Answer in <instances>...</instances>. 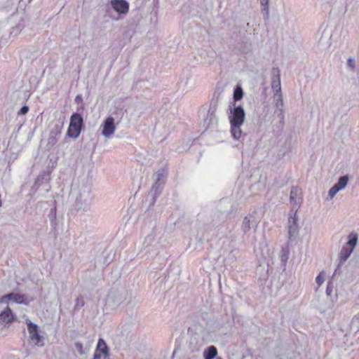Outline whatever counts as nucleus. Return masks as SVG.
<instances>
[{
    "instance_id": "f257e3e1",
    "label": "nucleus",
    "mask_w": 359,
    "mask_h": 359,
    "mask_svg": "<svg viewBox=\"0 0 359 359\" xmlns=\"http://www.w3.org/2000/svg\"><path fill=\"white\" fill-rule=\"evenodd\" d=\"M70 197L76 210L87 212L90 210L93 196L89 185L81 184L74 186L70 192Z\"/></svg>"
},
{
    "instance_id": "f03ea898",
    "label": "nucleus",
    "mask_w": 359,
    "mask_h": 359,
    "mask_svg": "<svg viewBox=\"0 0 359 359\" xmlns=\"http://www.w3.org/2000/svg\"><path fill=\"white\" fill-rule=\"evenodd\" d=\"M83 123V119L81 114L74 113L70 117L69 126L67 130V135L69 137L76 139L80 135L81 128Z\"/></svg>"
},
{
    "instance_id": "7ed1b4c3",
    "label": "nucleus",
    "mask_w": 359,
    "mask_h": 359,
    "mask_svg": "<svg viewBox=\"0 0 359 359\" xmlns=\"http://www.w3.org/2000/svg\"><path fill=\"white\" fill-rule=\"evenodd\" d=\"M229 120L230 123L243 124L245 113L241 106H236L233 104V108H229Z\"/></svg>"
},
{
    "instance_id": "20e7f679",
    "label": "nucleus",
    "mask_w": 359,
    "mask_h": 359,
    "mask_svg": "<svg viewBox=\"0 0 359 359\" xmlns=\"http://www.w3.org/2000/svg\"><path fill=\"white\" fill-rule=\"evenodd\" d=\"M287 229V233L290 239L296 238L299 233L298 217L295 212H290Z\"/></svg>"
},
{
    "instance_id": "39448f33",
    "label": "nucleus",
    "mask_w": 359,
    "mask_h": 359,
    "mask_svg": "<svg viewBox=\"0 0 359 359\" xmlns=\"http://www.w3.org/2000/svg\"><path fill=\"white\" fill-rule=\"evenodd\" d=\"M290 203L292 206L290 212H297L302 204V191L297 187H292L290 194Z\"/></svg>"
},
{
    "instance_id": "423d86ee",
    "label": "nucleus",
    "mask_w": 359,
    "mask_h": 359,
    "mask_svg": "<svg viewBox=\"0 0 359 359\" xmlns=\"http://www.w3.org/2000/svg\"><path fill=\"white\" fill-rule=\"evenodd\" d=\"M27 324L31 340L34 342L35 345L42 346L43 337L39 334L38 326L30 320H27Z\"/></svg>"
},
{
    "instance_id": "0eeeda50",
    "label": "nucleus",
    "mask_w": 359,
    "mask_h": 359,
    "mask_svg": "<svg viewBox=\"0 0 359 359\" xmlns=\"http://www.w3.org/2000/svg\"><path fill=\"white\" fill-rule=\"evenodd\" d=\"M164 174L163 170H159L156 173V182L153 185L151 192L153 194V202L152 203H154L156 198L158 197L162 187H163V180L164 178Z\"/></svg>"
},
{
    "instance_id": "6e6552de",
    "label": "nucleus",
    "mask_w": 359,
    "mask_h": 359,
    "mask_svg": "<svg viewBox=\"0 0 359 359\" xmlns=\"http://www.w3.org/2000/svg\"><path fill=\"white\" fill-rule=\"evenodd\" d=\"M8 300L12 301L17 304H28L29 303V301L27 300V297H26V295L20 294L15 292H11L4 295L0 299V302L7 303Z\"/></svg>"
},
{
    "instance_id": "1a4fd4ad",
    "label": "nucleus",
    "mask_w": 359,
    "mask_h": 359,
    "mask_svg": "<svg viewBox=\"0 0 359 359\" xmlns=\"http://www.w3.org/2000/svg\"><path fill=\"white\" fill-rule=\"evenodd\" d=\"M348 177L347 175L341 176L338 182L329 190L328 196L330 199L339 191L344 189L348 184Z\"/></svg>"
},
{
    "instance_id": "9d476101",
    "label": "nucleus",
    "mask_w": 359,
    "mask_h": 359,
    "mask_svg": "<svg viewBox=\"0 0 359 359\" xmlns=\"http://www.w3.org/2000/svg\"><path fill=\"white\" fill-rule=\"evenodd\" d=\"M108 351L109 348L106 342L103 339L100 338L95 351L93 359H106L108 356Z\"/></svg>"
},
{
    "instance_id": "9b49d317",
    "label": "nucleus",
    "mask_w": 359,
    "mask_h": 359,
    "mask_svg": "<svg viewBox=\"0 0 359 359\" xmlns=\"http://www.w3.org/2000/svg\"><path fill=\"white\" fill-rule=\"evenodd\" d=\"M271 88L273 94L281 93L280 74L278 68L271 69Z\"/></svg>"
},
{
    "instance_id": "f8f14e48",
    "label": "nucleus",
    "mask_w": 359,
    "mask_h": 359,
    "mask_svg": "<svg viewBox=\"0 0 359 359\" xmlns=\"http://www.w3.org/2000/svg\"><path fill=\"white\" fill-rule=\"evenodd\" d=\"M116 130L114 119L112 117H108L103 123L102 135L106 138H110L114 135Z\"/></svg>"
},
{
    "instance_id": "ddd939ff",
    "label": "nucleus",
    "mask_w": 359,
    "mask_h": 359,
    "mask_svg": "<svg viewBox=\"0 0 359 359\" xmlns=\"http://www.w3.org/2000/svg\"><path fill=\"white\" fill-rule=\"evenodd\" d=\"M110 4L119 14H126L129 11V4L126 0H111Z\"/></svg>"
},
{
    "instance_id": "4468645a",
    "label": "nucleus",
    "mask_w": 359,
    "mask_h": 359,
    "mask_svg": "<svg viewBox=\"0 0 359 359\" xmlns=\"http://www.w3.org/2000/svg\"><path fill=\"white\" fill-rule=\"evenodd\" d=\"M13 320V313L11 309L6 306V308L0 313V323L1 325H6Z\"/></svg>"
},
{
    "instance_id": "2eb2a0df",
    "label": "nucleus",
    "mask_w": 359,
    "mask_h": 359,
    "mask_svg": "<svg viewBox=\"0 0 359 359\" xmlns=\"http://www.w3.org/2000/svg\"><path fill=\"white\" fill-rule=\"evenodd\" d=\"M61 134V128L60 126H56L53 129H52L50 132V135L48 139V144L53 147L54 146L57 142V138Z\"/></svg>"
},
{
    "instance_id": "dca6fc26",
    "label": "nucleus",
    "mask_w": 359,
    "mask_h": 359,
    "mask_svg": "<svg viewBox=\"0 0 359 359\" xmlns=\"http://www.w3.org/2000/svg\"><path fill=\"white\" fill-rule=\"evenodd\" d=\"M231 124V133L233 139L235 140H241L243 137V133L241 130V126L243 124H235V123H230Z\"/></svg>"
},
{
    "instance_id": "f3484780",
    "label": "nucleus",
    "mask_w": 359,
    "mask_h": 359,
    "mask_svg": "<svg viewBox=\"0 0 359 359\" xmlns=\"http://www.w3.org/2000/svg\"><path fill=\"white\" fill-rule=\"evenodd\" d=\"M156 234H157L156 229L154 228L152 229L151 232L149 233L144 238L143 243H142L143 248H147L149 247L152 244V243L154 241Z\"/></svg>"
},
{
    "instance_id": "a211bd4d",
    "label": "nucleus",
    "mask_w": 359,
    "mask_h": 359,
    "mask_svg": "<svg viewBox=\"0 0 359 359\" xmlns=\"http://www.w3.org/2000/svg\"><path fill=\"white\" fill-rule=\"evenodd\" d=\"M217 355V349L214 346L208 347L203 351L204 359H213Z\"/></svg>"
},
{
    "instance_id": "6ab92c4d",
    "label": "nucleus",
    "mask_w": 359,
    "mask_h": 359,
    "mask_svg": "<svg viewBox=\"0 0 359 359\" xmlns=\"http://www.w3.org/2000/svg\"><path fill=\"white\" fill-rule=\"evenodd\" d=\"M353 251V248H350L347 246H344L340 251V255H339L340 262L343 263V262H346L348 259V258L350 257V255H351Z\"/></svg>"
},
{
    "instance_id": "aec40b11",
    "label": "nucleus",
    "mask_w": 359,
    "mask_h": 359,
    "mask_svg": "<svg viewBox=\"0 0 359 359\" xmlns=\"http://www.w3.org/2000/svg\"><path fill=\"white\" fill-rule=\"evenodd\" d=\"M238 253V252L237 250H231L229 252L224 259L226 264L231 265L233 263L237 258Z\"/></svg>"
},
{
    "instance_id": "412c9836",
    "label": "nucleus",
    "mask_w": 359,
    "mask_h": 359,
    "mask_svg": "<svg viewBox=\"0 0 359 359\" xmlns=\"http://www.w3.org/2000/svg\"><path fill=\"white\" fill-rule=\"evenodd\" d=\"M358 243V235L355 233H351L348 235V241L346 243L347 245L350 246V248L354 249Z\"/></svg>"
},
{
    "instance_id": "4be33fe9",
    "label": "nucleus",
    "mask_w": 359,
    "mask_h": 359,
    "mask_svg": "<svg viewBox=\"0 0 359 359\" xmlns=\"http://www.w3.org/2000/svg\"><path fill=\"white\" fill-rule=\"evenodd\" d=\"M261 6H262V13L265 18L268 19L269 16V0H260Z\"/></svg>"
},
{
    "instance_id": "5701e85b",
    "label": "nucleus",
    "mask_w": 359,
    "mask_h": 359,
    "mask_svg": "<svg viewBox=\"0 0 359 359\" xmlns=\"http://www.w3.org/2000/svg\"><path fill=\"white\" fill-rule=\"evenodd\" d=\"M251 228V222L248 217H245L243 218L242 225H241V229L245 233H247Z\"/></svg>"
},
{
    "instance_id": "b1692460",
    "label": "nucleus",
    "mask_w": 359,
    "mask_h": 359,
    "mask_svg": "<svg viewBox=\"0 0 359 359\" xmlns=\"http://www.w3.org/2000/svg\"><path fill=\"white\" fill-rule=\"evenodd\" d=\"M273 102L276 106L279 108L282 107L283 105V100L281 93L273 94Z\"/></svg>"
},
{
    "instance_id": "393cba45",
    "label": "nucleus",
    "mask_w": 359,
    "mask_h": 359,
    "mask_svg": "<svg viewBox=\"0 0 359 359\" xmlns=\"http://www.w3.org/2000/svg\"><path fill=\"white\" fill-rule=\"evenodd\" d=\"M243 90L241 88H236L233 93V99L237 101L242 98L243 97Z\"/></svg>"
},
{
    "instance_id": "a878e982",
    "label": "nucleus",
    "mask_w": 359,
    "mask_h": 359,
    "mask_svg": "<svg viewBox=\"0 0 359 359\" xmlns=\"http://www.w3.org/2000/svg\"><path fill=\"white\" fill-rule=\"evenodd\" d=\"M75 347L80 355H83L86 354V352L83 348V345L81 342H76Z\"/></svg>"
},
{
    "instance_id": "bb28decb",
    "label": "nucleus",
    "mask_w": 359,
    "mask_h": 359,
    "mask_svg": "<svg viewBox=\"0 0 359 359\" xmlns=\"http://www.w3.org/2000/svg\"><path fill=\"white\" fill-rule=\"evenodd\" d=\"M347 67L349 68L351 71H353L355 69V62L353 58L349 57L347 60Z\"/></svg>"
},
{
    "instance_id": "cd10ccee",
    "label": "nucleus",
    "mask_w": 359,
    "mask_h": 359,
    "mask_svg": "<svg viewBox=\"0 0 359 359\" xmlns=\"http://www.w3.org/2000/svg\"><path fill=\"white\" fill-rule=\"evenodd\" d=\"M316 281L318 286H320L324 282V278L322 276V273H320L319 275L316 278Z\"/></svg>"
},
{
    "instance_id": "c85d7f7f",
    "label": "nucleus",
    "mask_w": 359,
    "mask_h": 359,
    "mask_svg": "<svg viewBox=\"0 0 359 359\" xmlns=\"http://www.w3.org/2000/svg\"><path fill=\"white\" fill-rule=\"evenodd\" d=\"M29 111V107L27 106H23L20 111H19V114H22V115H24V114H26Z\"/></svg>"
},
{
    "instance_id": "c756f323",
    "label": "nucleus",
    "mask_w": 359,
    "mask_h": 359,
    "mask_svg": "<svg viewBox=\"0 0 359 359\" xmlns=\"http://www.w3.org/2000/svg\"><path fill=\"white\" fill-rule=\"evenodd\" d=\"M84 305V301L82 297H78L76 299V306H83Z\"/></svg>"
},
{
    "instance_id": "7c9ffc66",
    "label": "nucleus",
    "mask_w": 359,
    "mask_h": 359,
    "mask_svg": "<svg viewBox=\"0 0 359 359\" xmlns=\"http://www.w3.org/2000/svg\"><path fill=\"white\" fill-rule=\"evenodd\" d=\"M332 286L331 285V283H329L327 286V288H326V294L327 296H330L331 295L332 292Z\"/></svg>"
},
{
    "instance_id": "2f4dec72",
    "label": "nucleus",
    "mask_w": 359,
    "mask_h": 359,
    "mask_svg": "<svg viewBox=\"0 0 359 359\" xmlns=\"http://www.w3.org/2000/svg\"><path fill=\"white\" fill-rule=\"evenodd\" d=\"M210 120L211 121H214L215 123L217 122V118H215V116L212 114H210Z\"/></svg>"
}]
</instances>
